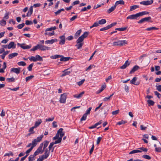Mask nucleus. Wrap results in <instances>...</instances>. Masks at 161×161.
I'll return each instance as SVG.
<instances>
[{"mask_svg": "<svg viewBox=\"0 0 161 161\" xmlns=\"http://www.w3.org/2000/svg\"><path fill=\"white\" fill-rule=\"evenodd\" d=\"M106 20L105 19H102L98 21L99 24L102 25L105 24L106 23Z\"/></svg>", "mask_w": 161, "mask_h": 161, "instance_id": "obj_45", "label": "nucleus"}, {"mask_svg": "<svg viewBox=\"0 0 161 161\" xmlns=\"http://www.w3.org/2000/svg\"><path fill=\"white\" fill-rule=\"evenodd\" d=\"M142 157L144 158L149 160L151 158V157L147 155H144L142 156Z\"/></svg>", "mask_w": 161, "mask_h": 161, "instance_id": "obj_51", "label": "nucleus"}, {"mask_svg": "<svg viewBox=\"0 0 161 161\" xmlns=\"http://www.w3.org/2000/svg\"><path fill=\"white\" fill-rule=\"evenodd\" d=\"M58 41V40L56 39H52L51 40H47L45 42L46 44H52L55 42H56Z\"/></svg>", "mask_w": 161, "mask_h": 161, "instance_id": "obj_15", "label": "nucleus"}, {"mask_svg": "<svg viewBox=\"0 0 161 161\" xmlns=\"http://www.w3.org/2000/svg\"><path fill=\"white\" fill-rule=\"evenodd\" d=\"M35 156L34 155H30L29 158V161H32L35 160Z\"/></svg>", "mask_w": 161, "mask_h": 161, "instance_id": "obj_43", "label": "nucleus"}, {"mask_svg": "<svg viewBox=\"0 0 161 161\" xmlns=\"http://www.w3.org/2000/svg\"><path fill=\"white\" fill-rule=\"evenodd\" d=\"M20 70V68H13L11 69L10 71L16 73L17 74L19 73Z\"/></svg>", "mask_w": 161, "mask_h": 161, "instance_id": "obj_11", "label": "nucleus"}, {"mask_svg": "<svg viewBox=\"0 0 161 161\" xmlns=\"http://www.w3.org/2000/svg\"><path fill=\"white\" fill-rule=\"evenodd\" d=\"M84 92H82L79 94H76L73 95V97H74L76 98H79L81 97L84 94Z\"/></svg>", "mask_w": 161, "mask_h": 161, "instance_id": "obj_20", "label": "nucleus"}, {"mask_svg": "<svg viewBox=\"0 0 161 161\" xmlns=\"http://www.w3.org/2000/svg\"><path fill=\"white\" fill-rule=\"evenodd\" d=\"M25 24L26 25H28L32 24H33V23L31 21L26 20L25 21Z\"/></svg>", "mask_w": 161, "mask_h": 161, "instance_id": "obj_60", "label": "nucleus"}, {"mask_svg": "<svg viewBox=\"0 0 161 161\" xmlns=\"http://www.w3.org/2000/svg\"><path fill=\"white\" fill-rule=\"evenodd\" d=\"M81 32V29L79 30L74 35L75 38L76 39L80 36V33Z\"/></svg>", "mask_w": 161, "mask_h": 161, "instance_id": "obj_24", "label": "nucleus"}, {"mask_svg": "<svg viewBox=\"0 0 161 161\" xmlns=\"http://www.w3.org/2000/svg\"><path fill=\"white\" fill-rule=\"evenodd\" d=\"M120 46H123L128 44V42L126 40H119Z\"/></svg>", "mask_w": 161, "mask_h": 161, "instance_id": "obj_26", "label": "nucleus"}, {"mask_svg": "<svg viewBox=\"0 0 161 161\" xmlns=\"http://www.w3.org/2000/svg\"><path fill=\"white\" fill-rule=\"evenodd\" d=\"M139 68V67L137 65H135L134 66L132 69H131V71H130V74H132L135 71L137 70Z\"/></svg>", "mask_w": 161, "mask_h": 161, "instance_id": "obj_18", "label": "nucleus"}, {"mask_svg": "<svg viewBox=\"0 0 161 161\" xmlns=\"http://www.w3.org/2000/svg\"><path fill=\"white\" fill-rule=\"evenodd\" d=\"M113 45L114 46H120V43L119 40L118 41L116 42H114L113 43Z\"/></svg>", "mask_w": 161, "mask_h": 161, "instance_id": "obj_47", "label": "nucleus"}, {"mask_svg": "<svg viewBox=\"0 0 161 161\" xmlns=\"http://www.w3.org/2000/svg\"><path fill=\"white\" fill-rule=\"evenodd\" d=\"M36 61L37 60L42 61L43 59L42 57H41L40 55H37L36 56Z\"/></svg>", "mask_w": 161, "mask_h": 161, "instance_id": "obj_38", "label": "nucleus"}, {"mask_svg": "<svg viewBox=\"0 0 161 161\" xmlns=\"http://www.w3.org/2000/svg\"><path fill=\"white\" fill-rule=\"evenodd\" d=\"M125 3V2L123 0H120L119 1H117L115 3V5L116 6L117 5L119 4H122L123 5Z\"/></svg>", "mask_w": 161, "mask_h": 161, "instance_id": "obj_25", "label": "nucleus"}, {"mask_svg": "<svg viewBox=\"0 0 161 161\" xmlns=\"http://www.w3.org/2000/svg\"><path fill=\"white\" fill-rule=\"evenodd\" d=\"M37 142H36V139H34L32 141V146H31V147H32L33 148L34 147H35L37 144Z\"/></svg>", "mask_w": 161, "mask_h": 161, "instance_id": "obj_31", "label": "nucleus"}, {"mask_svg": "<svg viewBox=\"0 0 161 161\" xmlns=\"http://www.w3.org/2000/svg\"><path fill=\"white\" fill-rule=\"evenodd\" d=\"M18 55V53H11L8 55V58L9 59H11L13 58L16 56Z\"/></svg>", "mask_w": 161, "mask_h": 161, "instance_id": "obj_22", "label": "nucleus"}, {"mask_svg": "<svg viewBox=\"0 0 161 161\" xmlns=\"http://www.w3.org/2000/svg\"><path fill=\"white\" fill-rule=\"evenodd\" d=\"M16 47V44L14 42H10L8 45V48L10 49L13 48L14 49Z\"/></svg>", "mask_w": 161, "mask_h": 161, "instance_id": "obj_14", "label": "nucleus"}, {"mask_svg": "<svg viewBox=\"0 0 161 161\" xmlns=\"http://www.w3.org/2000/svg\"><path fill=\"white\" fill-rule=\"evenodd\" d=\"M49 143V142L47 141H45L44 142L43 150L46 148Z\"/></svg>", "mask_w": 161, "mask_h": 161, "instance_id": "obj_42", "label": "nucleus"}, {"mask_svg": "<svg viewBox=\"0 0 161 161\" xmlns=\"http://www.w3.org/2000/svg\"><path fill=\"white\" fill-rule=\"evenodd\" d=\"M14 154L12 152H9V153H6L4 155V156H9L10 155L13 156Z\"/></svg>", "mask_w": 161, "mask_h": 161, "instance_id": "obj_55", "label": "nucleus"}, {"mask_svg": "<svg viewBox=\"0 0 161 161\" xmlns=\"http://www.w3.org/2000/svg\"><path fill=\"white\" fill-rule=\"evenodd\" d=\"M158 29V28L155 27H152L148 28L146 29V30L147 31H150L153 30H157Z\"/></svg>", "mask_w": 161, "mask_h": 161, "instance_id": "obj_33", "label": "nucleus"}, {"mask_svg": "<svg viewBox=\"0 0 161 161\" xmlns=\"http://www.w3.org/2000/svg\"><path fill=\"white\" fill-rule=\"evenodd\" d=\"M61 142V140L60 139H59V140H57L56 141L54 142H53L50 143V144L49 145L48 148L49 149V150L50 151L51 148H52L53 145L54 144H57L58 143H59Z\"/></svg>", "mask_w": 161, "mask_h": 161, "instance_id": "obj_8", "label": "nucleus"}, {"mask_svg": "<svg viewBox=\"0 0 161 161\" xmlns=\"http://www.w3.org/2000/svg\"><path fill=\"white\" fill-rule=\"evenodd\" d=\"M137 80V78L136 77H135L130 80V82L131 83L134 85H138L140 84V82L138 81L136 82Z\"/></svg>", "mask_w": 161, "mask_h": 161, "instance_id": "obj_12", "label": "nucleus"}, {"mask_svg": "<svg viewBox=\"0 0 161 161\" xmlns=\"http://www.w3.org/2000/svg\"><path fill=\"white\" fill-rule=\"evenodd\" d=\"M29 58L30 61H33L34 62L36 61V57H35L34 56H32L31 58Z\"/></svg>", "mask_w": 161, "mask_h": 161, "instance_id": "obj_59", "label": "nucleus"}, {"mask_svg": "<svg viewBox=\"0 0 161 161\" xmlns=\"http://www.w3.org/2000/svg\"><path fill=\"white\" fill-rule=\"evenodd\" d=\"M147 103L148 104V105L149 106H153L154 105V101L151 100H148L147 101Z\"/></svg>", "mask_w": 161, "mask_h": 161, "instance_id": "obj_34", "label": "nucleus"}, {"mask_svg": "<svg viewBox=\"0 0 161 161\" xmlns=\"http://www.w3.org/2000/svg\"><path fill=\"white\" fill-rule=\"evenodd\" d=\"M83 43H77L75 46L77 47L78 49H81L82 46L83 45Z\"/></svg>", "mask_w": 161, "mask_h": 161, "instance_id": "obj_28", "label": "nucleus"}, {"mask_svg": "<svg viewBox=\"0 0 161 161\" xmlns=\"http://www.w3.org/2000/svg\"><path fill=\"white\" fill-rule=\"evenodd\" d=\"M142 152V151H141L138 149L130 151L129 153V154L135 153H141Z\"/></svg>", "mask_w": 161, "mask_h": 161, "instance_id": "obj_29", "label": "nucleus"}, {"mask_svg": "<svg viewBox=\"0 0 161 161\" xmlns=\"http://www.w3.org/2000/svg\"><path fill=\"white\" fill-rule=\"evenodd\" d=\"M151 19V17H145L144 18H142L139 21H138V23L139 24H141L143 23H144L145 22H147L149 21Z\"/></svg>", "mask_w": 161, "mask_h": 161, "instance_id": "obj_7", "label": "nucleus"}, {"mask_svg": "<svg viewBox=\"0 0 161 161\" xmlns=\"http://www.w3.org/2000/svg\"><path fill=\"white\" fill-rule=\"evenodd\" d=\"M33 65V63H32L30 64L28 67V70L29 71H31L32 69V67Z\"/></svg>", "mask_w": 161, "mask_h": 161, "instance_id": "obj_58", "label": "nucleus"}, {"mask_svg": "<svg viewBox=\"0 0 161 161\" xmlns=\"http://www.w3.org/2000/svg\"><path fill=\"white\" fill-rule=\"evenodd\" d=\"M63 72L64 73L61 75L62 77H63L66 75H68L70 73V71H67V70H65Z\"/></svg>", "mask_w": 161, "mask_h": 161, "instance_id": "obj_32", "label": "nucleus"}, {"mask_svg": "<svg viewBox=\"0 0 161 161\" xmlns=\"http://www.w3.org/2000/svg\"><path fill=\"white\" fill-rule=\"evenodd\" d=\"M63 129L62 128H60L58 130L56 136L53 138V140L60 139L61 142L62 138L64 135V133L63 132Z\"/></svg>", "mask_w": 161, "mask_h": 161, "instance_id": "obj_1", "label": "nucleus"}, {"mask_svg": "<svg viewBox=\"0 0 161 161\" xmlns=\"http://www.w3.org/2000/svg\"><path fill=\"white\" fill-rule=\"evenodd\" d=\"M153 3V1L151 0H147L146 1H143L140 2L141 4L144 5H151Z\"/></svg>", "mask_w": 161, "mask_h": 161, "instance_id": "obj_6", "label": "nucleus"}, {"mask_svg": "<svg viewBox=\"0 0 161 161\" xmlns=\"http://www.w3.org/2000/svg\"><path fill=\"white\" fill-rule=\"evenodd\" d=\"M61 58L60 60L62 61H67L69 60L70 58V57H64L62 55V57Z\"/></svg>", "mask_w": 161, "mask_h": 161, "instance_id": "obj_23", "label": "nucleus"}, {"mask_svg": "<svg viewBox=\"0 0 161 161\" xmlns=\"http://www.w3.org/2000/svg\"><path fill=\"white\" fill-rule=\"evenodd\" d=\"M130 64V63L128 60L125 61V63L120 67V69H125Z\"/></svg>", "mask_w": 161, "mask_h": 161, "instance_id": "obj_16", "label": "nucleus"}, {"mask_svg": "<svg viewBox=\"0 0 161 161\" xmlns=\"http://www.w3.org/2000/svg\"><path fill=\"white\" fill-rule=\"evenodd\" d=\"M127 28V27L119 28H116L115 30H118L120 31H124Z\"/></svg>", "mask_w": 161, "mask_h": 161, "instance_id": "obj_46", "label": "nucleus"}, {"mask_svg": "<svg viewBox=\"0 0 161 161\" xmlns=\"http://www.w3.org/2000/svg\"><path fill=\"white\" fill-rule=\"evenodd\" d=\"M116 24H117L116 22H114V23L111 24L110 25H108V29H109L110 28L112 27L113 26H114L115 25H116Z\"/></svg>", "mask_w": 161, "mask_h": 161, "instance_id": "obj_62", "label": "nucleus"}, {"mask_svg": "<svg viewBox=\"0 0 161 161\" xmlns=\"http://www.w3.org/2000/svg\"><path fill=\"white\" fill-rule=\"evenodd\" d=\"M87 115L85 114H84L82 117L80 119V121H82L83 120H85L86 119V117H87Z\"/></svg>", "mask_w": 161, "mask_h": 161, "instance_id": "obj_50", "label": "nucleus"}, {"mask_svg": "<svg viewBox=\"0 0 161 161\" xmlns=\"http://www.w3.org/2000/svg\"><path fill=\"white\" fill-rule=\"evenodd\" d=\"M17 64L19 66H25L26 65V64L24 61H20L17 63Z\"/></svg>", "mask_w": 161, "mask_h": 161, "instance_id": "obj_44", "label": "nucleus"}, {"mask_svg": "<svg viewBox=\"0 0 161 161\" xmlns=\"http://www.w3.org/2000/svg\"><path fill=\"white\" fill-rule=\"evenodd\" d=\"M88 35V33L87 32H84L83 34H82L80 36L84 39L85 38H86L87 37Z\"/></svg>", "mask_w": 161, "mask_h": 161, "instance_id": "obj_37", "label": "nucleus"}, {"mask_svg": "<svg viewBox=\"0 0 161 161\" xmlns=\"http://www.w3.org/2000/svg\"><path fill=\"white\" fill-rule=\"evenodd\" d=\"M43 145V143H42L40 145L39 147L35 152L33 154L34 156H36V155L39 154L40 153H42L43 151V150L42 151Z\"/></svg>", "mask_w": 161, "mask_h": 161, "instance_id": "obj_2", "label": "nucleus"}, {"mask_svg": "<svg viewBox=\"0 0 161 161\" xmlns=\"http://www.w3.org/2000/svg\"><path fill=\"white\" fill-rule=\"evenodd\" d=\"M84 39L80 36L77 40L76 43H83L82 42Z\"/></svg>", "mask_w": 161, "mask_h": 161, "instance_id": "obj_41", "label": "nucleus"}, {"mask_svg": "<svg viewBox=\"0 0 161 161\" xmlns=\"http://www.w3.org/2000/svg\"><path fill=\"white\" fill-rule=\"evenodd\" d=\"M139 17L137 13L135 14H132L126 18L127 19H136Z\"/></svg>", "mask_w": 161, "mask_h": 161, "instance_id": "obj_13", "label": "nucleus"}, {"mask_svg": "<svg viewBox=\"0 0 161 161\" xmlns=\"http://www.w3.org/2000/svg\"><path fill=\"white\" fill-rule=\"evenodd\" d=\"M60 38L61 40L59 42V44L61 45H63L65 43V36L64 35H63L61 36H60Z\"/></svg>", "mask_w": 161, "mask_h": 161, "instance_id": "obj_17", "label": "nucleus"}, {"mask_svg": "<svg viewBox=\"0 0 161 161\" xmlns=\"http://www.w3.org/2000/svg\"><path fill=\"white\" fill-rule=\"evenodd\" d=\"M64 8H62L58 10V11L55 12L54 13L55 14L57 15L60 14L61 11H64Z\"/></svg>", "mask_w": 161, "mask_h": 161, "instance_id": "obj_49", "label": "nucleus"}, {"mask_svg": "<svg viewBox=\"0 0 161 161\" xmlns=\"http://www.w3.org/2000/svg\"><path fill=\"white\" fill-rule=\"evenodd\" d=\"M116 5L114 4V5L112 6L109 9H108L107 11V13L108 14H110L111 12L114 11L116 7Z\"/></svg>", "mask_w": 161, "mask_h": 161, "instance_id": "obj_19", "label": "nucleus"}, {"mask_svg": "<svg viewBox=\"0 0 161 161\" xmlns=\"http://www.w3.org/2000/svg\"><path fill=\"white\" fill-rule=\"evenodd\" d=\"M8 15H9L8 13L7 12L6 13H5V14L4 16L3 17V19H8L9 18Z\"/></svg>", "mask_w": 161, "mask_h": 161, "instance_id": "obj_64", "label": "nucleus"}, {"mask_svg": "<svg viewBox=\"0 0 161 161\" xmlns=\"http://www.w3.org/2000/svg\"><path fill=\"white\" fill-rule=\"evenodd\" d=\"M34 77V76L33 75H31L30 76H28L25 78V81L26 82L29 81L31 80Z\"/></svg>", "mask_w": 161, "mask_h": 161, "instance_id": "obj_39", "label": "nucleus"}, {"mask_svg": "<svg viewBox=\"0 0 161 161\" xmlns=\"http://www.w3.org/2000/svg\"><path fill=\"white\" fill-rule=\"evenodd\" d=\"M45 35H49V36H53V35L54 34V31H53L51 32H46L45 33Z\"/></svg>", "mask_w": 161, "mask_h": 161, "instance_id": "obj_54", "label": "nucleus"}, {"mask_svg": "<svg viewBox=\"0 0 161 161\" xmlns=\"http://www.w3.org/2000/svg\"><path fill=\"white\" fill-rule=\"evenodd\" d=\"M43 137V135H42L40 136H38L37 137L36 139V142H41Z\"/></svg>", "mask_w": 161, "mask_h": 161, "instance_id": "obj_35", "label": "nucleus"}, {"mask_svg": "<svg viewBox=\"0 0 161 161\" xmlns=\"http://www.w3.org/2000/svg\"><path fill=\"white\" fill-rule=\"evenodd\" d=\"M138 7L139 6L137 5L131 6L130 7V11H132Z\"/></svg>", "mask_w": 161, "mask_h": 161, "instance_id": "obj_30", "label": "nucleus"}, {"mask_svg": "<svg viewBox=\"0 0 161 161\" xmlns=\"http://www.w3.org/2000/svg\"><path fill=\"white\" fill-rule=\"evenodd\" d=\"M67 94L65 93H64L61 95L59 102L61 103H65L66 102V99Z\"/></svg>", "mask_w": 161, "mask_h": 161, "instance_id": "obj_4", "label": "nucleus"}, {"mask_svg": "<svg viewBox=\"0 0 161 161\" xmlns=\"http://www.w3.org/2000/svg\"><path fill=\"white\" fill-rule=\"evenodd\" d=\"M6 80L8 81V82L15 81V78L14 77H12L11 78H8Z\"/></svg>", "mask_w": 161, "mask_h": 161, "instance_id": "obj_48", "label": "nucleus"}, {"mask_svg": "<svg viewBox=\"0 0 161 161\" xmlns=\"http://www.w3.org/2000/svg\"><path fill=\"white\" fill-rule=\"evenodd\" d=\"M6 22L4 20H3L0 21V24L2 26H4L6 25Z\"/></svg>", "mask_w": 161, "mask_h": 161, "instance_id": "obj_53", "label": "nucleus"}, {"mask_svg": "<svg viewBox=\"0 0 161 161\" xmlns=\"http://www.w3.org/2000/svg\"><path fill=\"white\" fill-rule=\"evenodd\" d=\"M39 44H37L36 46L32 48L30 50L31 51H34L38 49H39Z\"/></svg>", "mask_w": 161, "mask_h": 161, "instance_id": "obj_40", "label": "nucleus"}, {"mask_svg": "<svg viewBox=\"0 0 161 161\" xmlns=\"http://www.w3.org/2000/svg\"><path fill=\"white\" fill-rule=\"evenodd\" d=\"M99 24L98 23H97V22H95L92 25V26H90V28H93L94 27L98 26L99 25Z\"/></svg>", "mask_w": 161, "mask_h": 161, "instance_id": "obj_61", "label": "nucleus"}, {"mask_svg": "<svg viewBox=\"0 0 161 161\" xmlns=\"http://www.w3.org/2000/svg\"><path fill=\"white\" fill-rule=\"evenodd\" d=\"M148 14L149 12L147 11H143L141 12H139L137 13L138 17L142 16L144 15L147 14Z\"/></svg>", "mask_w": 161, "mask_h": 161, "instance_id": "obj_27", "label": "nucleus"}, {"mask_svg": "<svg viewBox=\"0 0 161 161\" xmlns=\"http://www.w3.org/2000/svg\"><path fill=\"white\" fill-rule=\"evenodd\" d=\"M25 25V24L24 23L19 24L17 25V28L19 29H21Z\"/></svg>", "mask_w": 161, "mask_h": 161, "instance_id": "obj_52", "label": "nucleus"}, {"mask_svg": "<svg viewBox=\"0 0 161 161\" xmlns=\"http://www.w3.org/2000/svg\"><path fill=\"white\" fill-rule=\"evenodd\" d=\"M17 45L24 49H29L31 48V45H26L25 43L20 44L18 43Z\"/></svg>", "mask_w": 161, "mask_h": 161, "instance_id": "obj_5", "label": "nucleus"}, {"mask_svg": "<svg viewBox=\"0 0 161 161\" xmlns=\"http://www.w3.org/2000/svg\"><path fill=\"white\" fill-rule=\"evenodd\" d=\"M54 117H52L51 118H49L46 119V121H53L54 119Z\"/></svg>", "mask_w": 161, "mask_h": 161, "instance_id": "obj_57", "label": "nucleus"}, {"mask_svg": "<svg viewBox=\"0 0 161 161\" xmlns=\"http://www.w3.org/2000/svg\"><path fill=\"white\" fill-rule=\"evenodd\" d=\"M85 80L84 79L82 80L81 81L78 82L77 83V84L79 86H81V85H82L83 84V83H84Z\"/></svg>", "mask_w": 161, "mask_h": 161, "instance_id": "obj_63", "label": "nucleus"}, {"mask_svg": "<svg viewBox=\"0 0 161 161\" xmlns=\"http://www.w3.org/2000/svg\"><path fill=\"white\" fill-rule=\"evenodd\" d=\"M39 49L42 51H45L46 50H48L50 49L51 48L47 47L46 46L42 45L39 44Z\"/></svg>", "mask_w": 161, "mask_h": 161, "instance_id": "obj_10", "label": "nucleus"}, {"mask_svg": "<svg viewBox=\"0 0 161 161\" xmlns=\"http://www.w3.org/2000/svg\"><path fill=\"white\" fill-rule=\"evenodd\" d=\"M50 153V151L48 150L47 149H46L45 150V152L44 154L41 156L42 157H43L44 159H46L47 158L48 156H49Z\"/></svg>", "mask_w": 161, "mask_h": 161, "instance_id": "obj_9", "label": "nucleus"}, {"mask_svg": "<svg viewBox=\"0 0 161 161\" xmlns=\"http://www.w3.org/2000/svg\"><path fill=\"white\" fill-rule=\"evenodd\" d=\"M62 57V55H54L51 56L50 57L52 59H56L59 58H60Z\"/></svg>", "mask_w": 161, "mask_h": 161, "instance_id": "obj_36", "label": "nucleus"}, {"mask_svg": "<svg viewBox=\"0 0 161 161\" xmlns=\"http://www.w3.org/2000/svg\"><path fill=\"white\" fill-rule=\"evenodd\" d=\"M43 145V143H42L40 145L39 147L35 152L33 154L34 156H36V155L39 154L40 153H42L43 151V150L42 151Z\"/></svg>", "mask_w": 161, "mask_h": 161, "instance_id": "obj_3", "label": "nucleus"}, {"mask_svg": "<svg viewBox=\"0 0 161 161\" xmlns=\"http://www.w3.org/2000/svg\"><path fill=\"white\" fill-rule=\"evenodd\" d=\"M42 121L41 119H38L37 121H36L34 126L36 128L42 123Z\"/></svg>", "mask_w": 161, "mask_h": 161, "instance_id": "obj_21", "label": "nucleus"}, {"mask_svg": "<svg viewBox=\"0 0 161 161\" xmlns=\"http://www.w3.org/2000/svg\"><path fill=\"white\" fill-rule=\"evenodd\" d=\"M156 89L159 92H161V85H156Z\"/></svg>", "mask_w": 161, "mask_h": 161, "instance_id": "obj_56", "label": "nucleus"}]
</instances>
